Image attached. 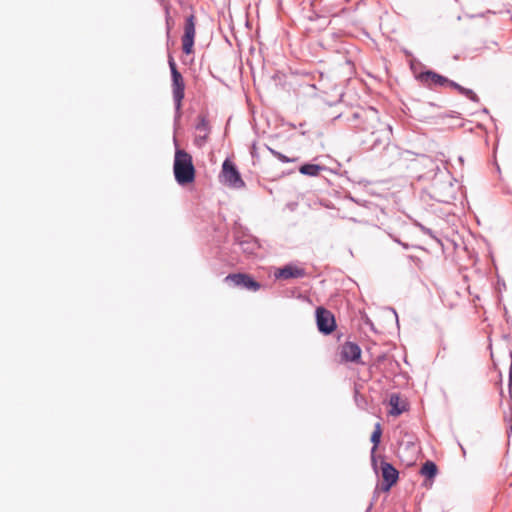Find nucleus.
<instances>
[{
    "label": "nucleus",
    "instance_id": "f257e3e1",
    "mask_svg": "<svg viewBox=\"0 0 512 512\" xmlns=\"http://www.w3.org/2000/svg\"><path fill=\"white\" fill-rule=\"evenodd\" d=\"M353 122L354 127L359 131L370 132L371 135L376 136L372 148L389 144L392 135V127L380 121L379 113L373 107L354 112Z\"/></svg>",
    "mask_w": 512,
    "mask_h": 512
},
{
    "label": "nucleus",
    "instance_id": "f03ea898",
    "mask_svg": "<svg viewBox=\"0 0 512 512\" xmlns=\"http://www.w3.org/2000/svg\"><path fill=\"white\" fill-rule=\"evenodd\" d=\"M174 175L180 185L191 183L195 178L192 157L184 150H176L175 152Z\"/></svg>",
    "mask_w": 512,
    "mask_h": 512
},
{
    "label": "nucleus",
    "instance_id": "7ed1b4c3",
    "mask_svg": "<svg viewBox=\"0 0 512 512\" xmlns=\"http://www.w3.org/2000/svg\"><path fill=\"white\" fill-rule=\"evenodd\" d=\"M171 76H172V94L175 104L176 118L181 116L182 100L184 98L185 83L181 73L177 70L176 63L172 56L168 59Z\"/></svg>",
    "mask_w": 512,
    "mask_h": 512
},
{
    "label": "nucleus",
    "instance_id": "20e7f679",
    "mask_svg": "<svg viewBox=\"0 0 512 512\" xmlns=\"http://www.w3.org/2000/svg\"><path fill=\"white\" fill-rule=\"evenodd\" d=\"M221 177L223 183L230 187L242 188L245 185L236 166L228 159L223 162Z\"/></svg>",
    "mask_w": 512,
    "mask_h": 512
},
{
    "label": "nucleus",
    "instance_id": "39448f33",
    "mask_svg": "<svg viewBox=\"0 0 512 512\" xmlns=\"http://www.w3.org/2000/svg\"><path fill=\"white\" fill-rule=\"evenodd\" d=\"M318 330L325 334H331L336 328L334 315L324 307H317L315 311Z\"/></svg>",
    "mask_w": 512,
    "mask_h": 512
},
{
    "label": "nucleus",
    "instance_id": "423d86ee",
    "mask_svg": "<svg viewBox=\"0 0 512 512\" xmlns=\"http://www.w3.org/2000/svg\"><path fill=\"white\" fill-rule=\"evenodd\" d=\"M195 34V17L190 15L185 21L184 33L182 36V50L187 55L193 52Z\"/></svg>",
    "mask_w": 512,
    "mask_h": 512
},
{
    "label": "nucleus",
    "instance_id": "0eeeda50",
    "mask_svg": "<svg viewBox=\"0 0 512 512\" xmlns=\"http://www.w3.org/2000/svg\"><path fill=\"white\" fill-rule=\"evenodd\" d=\"M226 282H231L234 286L243 287L247 290L257 291L260 284L252 277L243 273L229 274L225 277Z\"/></svg>",
    "mask_w": 512,
    "mask_h": 512
},
{
    "label": "nucleus",
    "instance_id": "6e6552de",
    "mask_svg": "<svg viewBox=\"0 0 512 512\" xmlns=\"http://www.w3.org/2000/svg\"><path fill=\"white\" fill-rule=\"evenodd\" d=\"M419 79L423 84H425L429 87H444V86L451 87V82H453L452 80H449L448 78H446L440 74H437L433 71L422 72L419 75Z\"/></svg>",
    "mask_w": 512,
    "mask_h": 512
},
{
    "label": "nucleus",
    "instance_id": "1a4fd4ad",
    "mask_svg": "<svg viewBox=\"0 0 512 512\" xmlns=\"http://www.w3.org/2000/svg\"><path fill=\"white\" fill-rule=\"evenodd\" d=\"M306 274L305 269L294 264H287L274 272L276 279L302 278Z\"/></svg>",
    "mask_w": 512,
    "mask_h": 512
},
{
    "label": "nucleus",
    "instance_id": "9d476101",
    "mask_svg": "<svg viewBox=\"0 0 512 512\" xmlns=\"http://www.w3.org/2000/svg\"><path fill=\"white\" fill-rule=\"evenodd\" d=\"M383 483L382 490L389 491L390 488L397 482L398 471L387 462H383L381 465Z\"/></svg>",
    "mask_w": 512,
    "mask_h": 512
},
{
    "label": "nucleus",
    "instance_id": "9b49d317",
    "mask_svg": "<svg viewBox=\"0 0 512 512\" xmlns=\"http://www.w3.org/2000/svg\"><path fill=\"white\" fill-rule=\"evenodd\" d=\"M341 355L346 361L357 362L361 357V349L353 342H346L342 346Z\"/></svg>",
    "mask_w": 512,
    "mask_h": 512
},
{
    "label": "nucleus",
    "instance_id": "f8f14e48",
    "mask_svg": "<svg viewBox=\"0 0 512 512\" xmlns=\"http://www.w3.org/2000/svg\"><path fill=\"white\" fill-rule=\"evenodd\" d=\"M196 130L199 132V134L196 136L195 142L198 146H202L205 143L209 133L208 122L205 118H200L196 125Z\"/></svg>",
    "mask_w": 512,
    "mask_h": 512
},
{
    "label": "nucleus",
    "instance_id": "ddd939ff",
    "mask_svg": "<svg viewBox=\"0 0 512 512\" xmlns=\"http://www.w3.org/2000/svg\"><path fill=\"white\" fill-rule=\"evenodd\" d=\"M389 404L391 406L389 413L392 416H398L406 410L405 403L401 401L398 394H392L390 396Z\"/></svg>",
    "mask_w": 512,
    "mask_h": 512
},
{
    "label": "nucleus",
    "instance_id": "4468645a",
    "mask_svg": "<svg viewBox=\"0 0 512 512\" xmlns=\"http://www.w3.org/2000/svg\"><path fill=\"white\" fill-rule=\"evenodd\" d=\"M324 168L317 164H304L299 168V171L303 175L317 176Z\"/></svg>",
    "mask_w": 512,
    "mask_h": 512
},
{
    "label": "nucleus",
    "instance_id": "2eb2a0df",
    "mask_svg": "<svg viewBox=\"0 0 512 512\" xmlns=\"http://www.w3.org/2000/svg\"><path fill=\"white\" fill-rule=\"evenodd\" d=\"M381 435H382L381 425H380V423H377L375 425V429L371 435V442L373 443V447L371 449L372 456L374 455L375 451L378 448V445L381 440Z\"/></svg>",
    "mask_w": 512,
    "mask_h": 512
},
{
    "label": "nucleus",
    "instance_id": "dca6fc26",
    "mask_svg": "<svg viewBox=\"0 0 512 512\" xmlns=\"http://www.w3.org/2000/svg\"><path fill=\"white\" fill-rule=\"evenodd\" d=\"M421 474L428 477L433 478L437 474V466L432 461H427L423 464L421 468Z\"/></svg>",
    "mask_w": 512,
    "mask_h": 512
},
{
    "label": "nucleus",
    "instance_id": "f3484780",
    "mask_svg": "<svg viewBox=\"0 0 512 512\" xmlns=\"http://www.w3.org/2000/svg\"><path fill=\"white\" fill-rule=\"evenodd\" d=\"M451 88L458 90L462 95H465L466 97H468L470 100H472L474 102L478 101L477 95L471 89L462 87L461 85H459L456 82H451Z\"/></svg>",
    "mask_w": 512,
    "mask_h": 512
},
{
    "label": "nucleus",
    "instance_id": "a211bd4d",
    "mask_svg": "<svg viewBox=\"0 0 512 512\" xmlns=\"http://www.w3.org/2000/svg\"><path fill=\"white\" fill-rule=\"evenodd\" d=\"M269 151L271 152V154L273 156H275L278 160H280L283 163H288V162L295 161V159L288 158L284 154H282V153H280V152H278V151H276L274 149L269 148Z\"/></svg>",
    "mask_w": 512,
    "mask_h": 512
},
{
    "label": "nucleus",
    "instance_id": "6ab92c4d",
    "mask_svg": "<svg viewBox=\"0 0 512 512\" xmlns=\"http://www.w3.org/2000/svg\"><path fill=\"white\" fill-rule=\"evenodd\" d=\"M511 364L509 368V392H512V351L510 352Z\"/></svg>",
    "mask_w": 512,
    "mask_h": 512
},
{
    "label": "nucleus",
    "instance_id": "aec40b11",
    "mask_svg": "<svg viewBox=\"0 0 512 512\" xmlns=\"http://www.w3.org/2000/svg\"><path fill=\"white\" fill-rule=\"evenodd\" d=\"M394 241L399 243V244H401L404 248L408 247L407 244H404V243L400 242V240H398V239H394Z\"/></svg>",
    "mask_w": 512,
    "mask_h": 512
},
{
    "label": "nucleus",
    "instance_id": "412c9836",
    "mask_svg": "<svg viewBox=\"0 0 512 512\" xmlns=\"http://www.w3.org/2000/svg\"><path fill=\"white\" fill-rule=\"evenodd\" d=\"M510 412H511V418H512V406L510 407Z\"/></svg>",
    "mask_w": 512,
    "mask_h": 512
},
{
    "label": "nucleus",
    "instance_id": "4be33fe9",
    "mask_svg": "<svg viewBox=\"0 0 512 512\" xmlns=\"http://www.w3.org/2000/svg\"><path fill=\"white\" fill-rule=\"evenodd\" d=\"M510 430H511V432H512V426L510 427Z\"/></svg>",
    "mask_w": 512,
    "mask_h": 512
}]
</instances>
